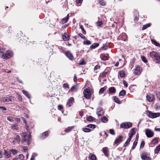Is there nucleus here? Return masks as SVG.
<instances>
[{
  "label": "nucleus",
  "instance_id": "1",
  "mask_svg": "<svg viewBox=\"0 0 160 160\" xmlns=\"http://www.w3.org/2000/svg\"><path fill=\"white\" fill-rule=\"evenodd\" d=\"M150 57L153 61L157 63H160V54L158 52L152 51L150 53Z\"/></svg>",
  "mask_w": 160,
  "mask_h": 160
},
{
  "label": "nucleus",
  "instance_id": "2",
  "mask_svg": "<svg viewBox=\"0 0 160 160\" xmlns=\"http://www.w3.org/2000/svg\"><path fill=\"white\" fill-rule=\"evenodd\" d=\"M146 113L150 118H155L158 117L160 116V113L159 112L153 113L151 111H146Z\"/></svg>",
  "mask_w": 160,
  "mask_h": 160
},
{
  "label": "nucleus",
  "instance_id": "3",
  "mask_svg": "<svg viewBox=\"0 0 160 160\" xmlns=\"http://www.w3.org/2000/svg\"><path fill=\"white\" fill-rule=\"evenodd\" d=\"M0 101L3 102H13L14 101V98L12 96L3 97L1 98Z\"/></svg>",
  "mask_w": 160,
  "mask_h": 160
},
{
  "label": "nucleus",
  "instance_id": "4",
  "mask_svg": "<svg viewBox=\"0 0 160 160\" xmlns=\"http://www.w3.org/2000/svg\"><path fill=\"white\" fill-rule=\"evenodd\" d=\"M13 55V53L12 51L8 50L6 52L5 54H3L2 57L3 59H7L10 58Z\"/></svg>",
  "mask_w": 160,
  "mask_h": 160
},
{
  "label": "nucleus",
  "instance_id": "5",
  "mask_svg": "<svg viewBox=\"0 0 160 160\" xmlns=\"http://www.w3.org/2000/svg\"><path fill=\"white\" fill-rule=\"evenodd\" d=\"M135 134V132H134V131L133 130H132L129 134V137L128 138L124 144V146L125 147H126L128 145L129 143L130 142L131 140L132 136Z\"/></svg>",
  "mask_w": 160,
  "mask_h": 160
},
{
  "label": "nucleus",
  "instance_id": "6",
  "mask_svg": "<svg viewBox=\"0 0 160 160\" xmlns=\"http://www.w3.org/2000/svg\"><path fill=\"white\" fill-rule=\"evenodd\" d=\"M84 97L87 99H89L91 96V93L90 91L88 89L86 88L85 89L83 92Z\"/></svg>",
  "mask_w": 160,
  "mask_h": 160
},
{
  "label": "nucleus",
  "instance_id": "7",
  "mask_svg": "<svg viewBox=\"0 0 160 160\" xmlns=\"http://www.w3.org/2000/svg\"><path fill=\"white\" fill-rule=\"evenodd\" d=\"M132 126V123L130 122H124L122 123L120 127L123 128H128Z\"/></svg>",
  "mask_w": 160,
  "mask_h": 160
},
{
  "label": "nucleus",
  "instance_id": "8",
  "mask_svg": "<svg viewBox=\"0 0 160 160\" xmlns=\"http://www.w3.org/2000/svg\"><path fill=\"white\" fill-rule=\"evenodd\" d=\"M142 72V68L140 66L136 67L133 70V73L135 75H137L140 74Z\"/></svg>",
  "mask_w": 160,
  "mask_h": 160
},
{
  "label": "nucleus",
  "instance_id": "9",
  "mask_svg": "<svg viewBox=\"0 0 160 160\" xmlns=\"http://www.w3.org/2000/svg\"><path fill=\"white\" fill-rule=\"evenodd\" d=\"M31 135H29L28 136H27L25 138H23L22 140V142L24 144H25L24 143L26 142L28 143V145L29 144V142H31Z\"/></svg>",
  "mask_w": 160,
  "mask_h": 160
},
{
  "label": "nucleus",
  "instance_id": "10",
  "mask_svg": "<svg viewBox=\"0 0 160 160\" xmlns=\"http://www.w3.org/2000/svg\"><path fill=\"white\" fill-rule=\"evenodd\" d=\"M149 155L146 152H144L141 155L142 159L144 160H151V158L149 156Z\"/></svg>",
  "mask_w": 160,
  "mask_h": 160
},
{
  "label": "nucleus",
  "instance_id": "11",
  "mask_svg": "<svg viewBox=\"0 0 160 160\" xmlns=\"http://www.w3.org/2000/svg\"><path fill=\"white\" fill-rule=\"evenodd\" d=\"M145 134L147 136L148 138H151L153 137L154 135L153 132L148 129H146Z\"/></svg>",
  "mask_w": 160,
  "mask_h": 160
},
{
  "label": "nucleus",
  "instance_id": "12",
  "mask_svg": "<svg viewBox=\"0 0 160 160\" xmlns=\"http://www.w3.org/2000/svg\"><path fill=\"white\" fill-rule=\"evenodd\" d=\"M14 140L12 141V143L14 144L16 143H19L20 141V137L18 135H15L14 136Z\"/></svg>",
  "mask_w": 160,
  "mask_h": 160
},
{
  "label": "nucleus",
  "instance_id": "13",
  "mask_svg": "<svg viewBox=\"0 0 160 160\" xmlns=\"http://www.w3.org/2000/svg\"><path fill=\"white\" fill-rule=\"evenodd\" d=\"M4 154L5 158H8L11 157V153L10 152V149L9 150H4Z\"/></svg>",
  "mask_w": 160,
  "mask_h": 160
},
{
  "label": "nucleus",
  "instance_id": "14",
  "mask_svg": "<svg viewBox=\"0 0 160 160\" xmlns=\"http://www.w3.org/2000/svg\"><path fill=\"white\" fill-rule=\"evenodd\" d=\"M74 102V98L72 97H71L69 98L68 100L67 103V105L68 107H71L72 104Z\"/></svg>",
  "mask_w": 160,
  "mask_h": 160
},
{
  "label": "nucleus",
  "instance_id": "15",
  "mask_svg": "<svg viewBox=\"0 0 160 160\" xmlns=\"http://www.w3.org/2000/svg\"><path fill=\"white\" fill-rule=\"evenodd\" d=\"M146 98L148 100L149 102H152L155 99L154 96V95L152 94H150L147 95L146 97Z\"/></svg>",
  "mask_w": 160,
  "mask_h": 160
},
{
  "label": "nucleus",
  "instance_id": "16",
  "mask_svg": "<svg viewBox=\"0 0 160 160\" xmlns=\"http://www.w3.org/2000/svg\"><path fill=\"white\" fill-rule=\"evenodd\" d=\"M62 39L64 41H68L69 39V35L66 32H64L62 35Z\"/></svg>",
  "mask_w": 160,
  "mask_h": 160
},
{
  "label": "nucleus",
  "instance_id": "17",
  "mask_svg": "<svg viewBox=\"0 0 160 160\" xmlns=\"http://www.w3.org/2000/svg\"><path fill=\"white\" fill-rule=\"evenodd\" d=\"M104 112L102 108H100L97 110V114L98 116H101L103 113Z\"/></svg>",
  "mask_w": 160,
  "mask_h": 160
},
{
  "label": "nucleus",
  "instance_id": "18",
  "mask_svg": "<svg viewBox=\"0 0 160 160\" xmlns=\"http://www.w3.org/2000/svg\"><path fill=\"white\" fill-rule=\"evenodd\" d=\"M123 137L121 136H119L115 140L114 143L113 144L114 145H115V144H117L119 142H121L122 140Z\"/></svg>",
  "mask_w": 160,
  "mask_h": 160
},
{
  "label": "nucleus",
  "instance_id": "19",
  "mask_svg": "<svg viewBox=\"0 0 160 160\" xmlns=\"http://www.w3.org/2000/svg\"><path fill=\"white\" fill-rule=\"evenodd\" d=\"M66 55L67 57L70 60H72L73 57L72 54L69 52H66Z\"/></svg>",
  "mask_w": 160,
  "mask_h": 160
},
{
  "label": "nucleus",
  "instance_id": "20",
  "mask_svg": "<svg viewBox=\"0 0 160 160\" xmlns=\"http://www.w3.org/2000/svg\"><path fill=\"white\" fill-rule=\"evenodd\" d=\"M104 155L107 157L108 156V151L107 147H104L102 149Z\"/></svg>",
  "mask_w": 160,
  "mask_h": 160
},
{
  "label": "nucleus",
  "instance_id": "21",
  "mask_svg": "<svg viewBox=\"0 0 160 160\" xmlns=\"http://www.w3.org/2000/svg\"><path fill=\"white\" fill-rule=\"evenodd\" d=\"M88 157L90 160H96V156L92 153H90L89 154Z\"/></svg>",
  "mask_w": 160,
  "mask_h": 160
},
{
  "label": "nucleus",
  "instance_id": "22",
  "mask_svg": "<svg viewBox=\"0 0 160 160\" xmlns=\"http://www.w3.org/2000/svg\"><path fill=\"white\" fill-rule=\"evenodd\" d=\"M49 135V132L48 131H45L43 132L42 135L41 137L43 139H44L47 138Z\"/></svg>",
  "mask_w": 160,
  "mask_h": 160
},
{
  "label": "nucleus",
  "instance_id": "23",
  "mask_svg": "<svg viewBox=\"0 0 160 160\" xmlns=\"http://www.w3.org/2000/svg\"><path fill=\"white\" fill-rule=\"evenodd\" d=\"M99 45L98 43H93L92 45L91 46L90 48L92 49H95L97 47H98Z\"/></svg>",
  "mask_w": 160,
  "mask_h": 160
},
{
  "label": "nucleus",
  "instance_id": "24",
  "mask_svg": "<svg viewBox=\"0 0 160 160\" xmlns=\"http://www.w3.org/2000/svg\"><path fill=\"white\" fill-rule=\"evenodd\" d=\"M108 73L107 72L104 71L102 73H101L99 77V79H101L102 78L105 77Z\"/></svg>",
  "mask_w": 160,
  "mask_h": 160
},
{
  "label": "nucleus",
  "instance_id": "25",
  "mask_svg": "<svg viewBox=\"0 0 160 160\" xmlns=\"http://www.w3.org/2000/svg\"><path fill=\"white\" fill-rule=\"evenodd\" d=\"M100 58L103 60L105 61L108 59V56L104 54L100 55Z\"/></svg>",
  "mask_w": 160,
  "mask_h": 160
},
{
  "label": "nucleus",
  "instance_id": "26",
  "mask_svg": "<svg viewBox=\"0 0 160 160\" xmlns=\"http://www.w3.org/2000/svg\"><path fill=\"white\" fill-rule=\"evenodd\" d=\"M69 14H68L66 17L62 19V22L63 23H66L68 22L69 19Z\"/></svg>",
  "mask_w": 160,
  "mask_h": 160
},
{
  "label": "nucleus",
  "instance_id": "27",
  "mask_svg": "<svg viewBox=\"0 0 160 160\" xmlns=\"http://www.w3.org/2000/svg\"><path fill=\"white\" fill-rule=\"evenodd\" d=\"M116 92V89L114 87H111L109 88V92L111 93H115Z\"/></svg>",
  "mask_w": 160,
  "mask_h": 160
},
{
  "label": "nucleus",
  "instance_id": "28",
  "mask_svg": "<svg viewBox=\"0 0 160 160\" xmlns=\"http://www.w3.org/2000/svg\"><path fill=\"white\" fill-rule=\"evenodd\" d=\"M113 99L114 102L118 103L120 104L121 103V102L118 98L116 96L113 97Z\"/></svg>",
  "mask_w": 160,
  "mask_h": 160
},
{
  "label": "nucleus",
  "instance_id": "29",
  "mask_svg": "<svg viewBox=\"0 0 160 160\" xmlns=\"http://www.w3.org/2000/svg\"><path fill=\"white\" fill-rule=\"evenodd\" d=\"M78 90V88L77 86H74L72 87L70 91L72 92H77Z\"/></svg>",
  "mask_w": 160,
  "mask_h": 160
},
{
  "label": "nucleus",
  "instance_id": "30",
  "mask_svg": "<svg viewBox=\"0 0 160 160\" xmlns=\"http://www.w3.org/2000/svg\"><path fill=\"white\" fill-rule=\"evenodd\" d=\"M160 150V144L158 145L154 150V152L156 154L158 153Z\"/></svg>",
  "mask_w": 160,
  "mask_h": 160
},
{
  "label": "nucleus",
  "instance_id": "31",
  "mask_svg": "<svg viewBox=\"0 0 160 160\" xmlns=\"http://www.w3.org/2000/svg\"><path fill=\"white\" fill-rule=\"evenodd\" d=\"M107 87L106 86L104 87L103 88H101L99 90V94H101L104 92V91L106 90L107 88Z\"/></svg>",
  "mask_w": 160,
  "mask_h": 160
},
{
  "label": "nucleus",
  "instance_id": "32",
  "mask_svg": "<svg viewBox=\"0 0 160 160\" xmlns=\"http://www.w3.org/2000/svg\"><path fill=\"white\" fill-rule=\"evenodd\" d=\"M118 73L121 78H123L125 76L124 72L123 71H121L119 72Z\"/></svg>",
  "mask_w": 160,
  "mask_h": 160
},
{
  "label": "nucleus",
  "instance_id": "33",
  "mask_svg": "<svg viewBox=\"0 0 160 160\" xmlns=\"http://www.w3.org/2000/svg\"><path fill=\"white\" fill-rule=\"evenodd\" d=\"M82 130L86 132H89L91 131V130L89 128H83L82 129Z\"/></svg>",
  "mask_w": 160,
  "mask_h": 160
},
{
  "label": "nucleus",
  "instance_id": "34",
  "mask_svg": "<svg viewBox=\"0 0 160 160\" xmlns=\"http://www.w3.org/2000/svg\"><path fill=\"white\" fill-rule=\"evenodd\" d=\"M22 92L28 98H30V95L28 93V92L25 91V90H22Z\"/></svg>",
  "mask_w": 160,
  "mask_h": 160
},
{
  "label": "nucleus",
  "instance_id": "35",
  "mask_svg": "<svg viewBox=\"0 0 160 160\" xmlns=\"http://www.w3.org/2000/svg\"><path fill=\"white\" fill-rule=\"evenodd\" d=\"M151 24L150 23L144 25L142 28V30H145L148 28L150 27L151 26Z\"/></svg>",
  "mask_w": 160,
  "mask_h": 160
},
{
  "label": "nucleus",
  "instance_id": "36",
  "mask_svg": "<svg viewBox=\"0 0 160 160\" xmlns=\"http://www.w3.org/2000/svg\"><path fill=\"white\" fill-rule=\"evenodd\" d=\"M86 119L88 121L91 122L93 121L95 119V118L92 116H88L87 117Z\"/></svg>",
  "mask_w": 160,
  "mask_h": 160
},
{
  "label": "nucleus",
  "instance_id": "37",
  "mask_svg": "<svg viewBox=\"0 0 160 160\" xmlns=\"http://www.w3.org/2000/svg\"><path fill=\"white\" fill-rule=\"evenodd\" d=\"M74 128L73 126L68 127L65 129V131L67 132H68L71 131Z\"/></svg>",
  "mask_w": 160,
  "mask_h": 160
},
{
  "label": "nucleus",
  "instance_id": "38",
  "mask_svg": "<svg viewBox=\"0 0 160 160\" xmlns=\"http://www.w3.org/2000/svg\"><path fill=\"white\" fill-rule=\"evenodd\" d=\"M151 42L152 43L154 44L156 46L158 47L160 46V44L158 42L155 40L152 39Z\"/></svg>",
  "mask_w": 160,
  "mask_h": 160
},
{
  "label": "nucleus",
  "instance_id": "39",
  "mask_svg": "<svg viewBox=\"0 0 160 160\" xmlns=\"http://www.w3.org/2000/svg\"><path fill=\"white\" fill-rule=\"evenodd\" d=\"M86 127H88L89 128H92V129H94L95 128L96 126L95 125L93 124H89Z\"/></svg>",
  "mask_w": 160,
  "mask_h": 160
},
{
  "label": "nucleus",
  "instance_id": "40",
  "mask_svg": "<svg viewBox=\"0 0 160 160\" xmlns=\"http://www.w3.org/2000/svg\"><path fill=\"white\" fill-rule=\"evenodd\" d=\"M96 25L98 27H101V25L103 24V22L102 21H98L97 22H96L95 23Z\"/></svg>",
  "mask_w": 160,
  "mask_h": 160
},
{
  "label": "nucleus",
  "instance_id": "41",
  "mask_svg": "<svg viewBox=\"0 0 160 160\" xmlns=\"http://www.w3.org/2000/svg\"><path fill=\"white\" fill-rule=\"evenodd\" d=\"M91 42L90 41L87 39L86 40L83 42V44L84 45H89L91 44Z\"/></svg>",
  "mask_w": 160,
  "mask_h": 160
},
{
  "label": "nucleus",
  "instance_id": "42",
  "mask_svg": "<svg viewBox=\"0 0 160 160\" xmlns=\"http://www.w3.org/2000/svg\"><path fill=\"white\" fill-rule=\"evenodd\" d=\"M10 151H11L10 152L11 153H12V154L13 155H14L17 154L18 152L17 150H15L14 149H10Z\"/></svg>",
  "mask_w": 160,
  "mask_h": 160
},
{
  "label": "nucleus",
  "instance_id": "43",
  "mask_svg": "<svg viewBox=\"0 0 160 160\" xmlns=\"http://www.w3.org/2000/svg\"><path fill=\"white\" fill-rule=\"evenodd\" d=\"M101 120L103 122L105 123L108 121V119L105 116H104L102 118Z\"/></svg>",
  "mask_w": 160,
  "mask_h": 160
},
{
  "label": "nucleus",
  "instance_id": "44",
  "mask_svg": "<svg viewBox=\"0 0 160 160\" xmlns=\"http://www.w3.org/2000/svg\"><path fill=\"white\" fill-rule=\"evenodd\" d=\"M125 94L126 91L124 90H122L121 92H120L119 95L120 96H123L125 95Z\"/></svg>",
  "mask_w": 160,
  "mask_h": 160
},
{
  "label": "nucleus",
  "instance_id": "45",
  "mask_svg": "<svg viewBox=\"0 0 160 160\" xmlns=\"http://www.w3.org/2000/svg\"><path fill=\"white\" fill-rule=\"evenodd\" d=\"M78 36L81 38H82L83 39H86V38L82 34L79 33L78 34Z\"/></svg>",
  "mask_w": 160,
  "mask_h": 160
},
{
  "label": "nucleus",
  "instance_id": "46",
  "mask_svg": "<svg viewBox=\"0 0 160 160\" xmlns=\"http://www.w3.org/2000/svg\"><path fill=\"white\" fill-rule=\"evenodd\" d=\"M152 142L153 143H157L158 142V138H155L152 141Z\"/></svg>",
  "mask_w": 160,
  "mask_h": 160
},
{
  "label": "nucleus",
  "instance_id": "47",
  "mask_svg": "<svg viewBox=\"0 0 160 160\" xmlns=\"http://www.w3.org/2000/svg\"><path fill=\"white\" fill-rule=\"evenodd\" d=\"M7 120L11 122H13L14 121L13 117L11 116L8 117Z\"/></svg>",
  "mask_w": 160,
  "mask_h": 160
},
{
  "label": "nucleus",
  "instance_id": "48",
  "mask_svg": "<svg viewBox=\"0 0 160 160\" xmlns=\"http://www.w3.org/2000/svg\"><path fill=\"white\" fill-rule=\"evenodd\" d=\"M137 140H135L134 141V142H133V145L132 146V149H134L135 148V147L137 145Z\"/></svg>",
  "mask_w": 160,
  "mask_h": 160
},
{
  "label": "nucleus",
  "instance_id": "49",
  "mask_svg": "<svg viewBox=\"0 0 160 160\" xmlns=\"http://www.w3.org/2000/svg\"><path fill=\"white\" fill-rule=\"evenodd\" d=\"M11 128L13 129H17L18 126L16 124H13L12 125Z\"/></svg>",
  "mask_w": 160,
  "mask_h": 160
},
{
  "label": "nucleus",
  "instance_id": "50",
  "mask_svg": "<svg viewBox=\"0 0 160 160\" xmlns=\"http://www.w3.org/2000/svg\"><path fill=\"white\" fill-rule=\"evenodd\" d=\"M86 63L84 59H82L81 61L79 62L80 65H84Z\"/></svg>",
  "mask_w": 160,
  "mask_h": 160
},
{
  "label": "nucleus",
  "instance_id": "51",
  "mask_svg": "<svg viewBox=\"0 0 160 160\" xmlns=\"http://www.w3.org/2000/svg\"><path fill=\"white\" fill-rule=\"evenodd\" d=\"M18 158L19 160H23L24 157L22 154H20Z\"/></svg>",
  "mask_w": 160,
  "mask_h": 160
},
{
  "label": "nucleus",
  "instance_id": "52",
  "mask_svg": "<svg viewBox=\"0 0 160 160\" xmlns=\"http://www.w3.org/2000/svg\"><path fill=\"white\" fill-rule=\"evenodd\" d=\"M100 68V66L99 65H96L94 68V71L95 72L97 73V71H96L95 70H97V69H99Z\"/></svg>",
  "mask_w": 160,
  "mask_h": 160
},
{
  "label": "nucleus",
  "instance_id": "53",
  "mask_svg": "<svg viewBox=\"0 0 160 160\" xmlns=\"http://www.w3.org/2000/svg\"><path fill=\"white\" fill-rule=\"evenodd\" d=\"M37 155V154L36 153H34L32 155L31 158L30 160H34V158L35 157H36Z\"/></svg>",
  "mask_w": 160,
  "mask_h": 160
},
{
  "label": "nucleus",
  "instance_id": "54",
  "mask_svg": "<svg viewBox=\"0 0 160 160\" xmlns=\"http://www.w3.org/2000/svg\"><path fill=\"white\" fill-rule=\"evenodd\" d=\"M99 3L102 6H104L106 5L105 2L101 0L99 2Z\"/></svg>",
  "mask_w": 160,
  "mask_h": 160
},
{
  "label": "nucleus",
  "instance_id": "55",
  "mask_svg": "<svg viewBox=\"0 0 160 160\" xmlns=\"http://www.w3.org/2000/svg\"><path fill=\"white\" fill-rule=\"evenodd\" d=\"M155 107L156 109H158L160 108V106L159 103H157L155 105Z\"/></svg>",
  "mask_w": 160,
  "mask_h": 160
},
{
  "label": "nucleus",
  "instance_id": "56",
  "mask_svg": "<svg viewBox=\"0 0 160 160\" xmlns=\"http://www.w3.org/2000/svg\"><path fill=\"white\" fill-rule=\"evenodd\" d=\"M27 136V133L26 132H24L22 133V139L23 138H25Z\"/></svg>",
  "mask_w": 160,
  "mask_h": 160
},
{
  "label": "nucleus",
  "instance_id": "57",
  "mask_svg": "<svg viewBox=\"0 0 160 160\" xmlns=\"http://www.w3.org/2000/svg\"><path fill=\"white\" fill-rule=\"evenodd\" d=\"M141 58H142V61L146 63L147 62V60L146 58H145V57L144 56H143V57H142Z\"/></svg>",
  "mask_w": 160,
  "mask_h": 160
},
{
  "label": "nucleus",
  "instance_id": "58",
  "mask_svg": "<svg viewBox=\"0 0 160 160\" xmlns=\"http://www.w3.org/2000/svg\"><path fill=\"white\" fill-rule=\"evenodd\" d=\"M0 109L3 112H4L3 111H5L7 110V109L6 108L2 106L0 107Z\"/></svg>",
  "mask_w": 160,
  "mask_h": 160
},
{
  "label": "nucleus",
  "instance_id": "59",
  "mask_svg": "<svg viewBox=\"0 0 160 160\" xmlns=\"http://www.w3.org/2000/svg\"><path fill=\"white\" fill-rule=\"evenodd\" d=\"M109 132L112 135L115 134L114 131V130L112 129H110L109 130Z\"/></svg>",
  "mask_w": 160,
  "mask_h": 160
},
{
  "label": "nucleus",
  "instance_id": "60",
  "mask_svg": "<svg viewBox=\"0 0 160 160\" xmlns=\"http://www.w3.org/2000/svg\"><path fill=\"white\" fill-rule=\"evenodd\" d=\"M83 0H76V2L77 4L81 3Z\"/></svg>",
  "mask_w": 160,
  "mask_h": 160
},
{
  "label": "nucleus",
  "instance_id": "61",
  "mask_svg": "<svg viewBox=\"0 0 160 160\" xmlns=\"http://www.w3.org/2000/svg\"><path fill=\"white\" fill-rule=\"evenodd\" d=\"M144 144H145L144 142V141H142L141 143L140 148H142L143 147Z\"/></svg>",
  "mask_w": 160,
  "mask_h": 160
},
{
  "label": "nucleus",
  "instance_id": "62",
  "mask_svg": "<svg viewBox=\"0 0 160 160\" xmlns=\"http://www.w3.org/2000/svg\"><path fill=\"white\" fill-rule=\"evenodd\" d=\"M63 108V106L62 105H59L58 106V108L59 110H61Z\"/></svg>",
  "mask_w": 160,
  "mask_h": 160
},
{
  "label": "nucleus",
  "instance_id": "63",
  "mask_svg": "<svg viewBox=\"0 0 160 160\" xmlns=\"http://www.w3.org/2000/svg\"><path fill=\"white\" fill-rule=\"evenodd\" d=\"M63 87H64L65 88H68V85L67 83H64L63 85Z\"/></svg>",
  "mask_w": 160,
  "mask_h": 160
},
{
  "label": "nucleus",
  "instance_id": "64",
  "mask_svg": "<svg viewBox=\"0 0 160 160\" xmlns=\"http://www.w3.org/2000/svg\"><path fill=\"white\" fill-rule=\"evenodd\" d=\"M123 83L124 84V86L126 87H128V84H127V82L125 80H123Z\"/></svg>",
  "mask_w": 160,
  "mask_h": 160
}]
</instances>
